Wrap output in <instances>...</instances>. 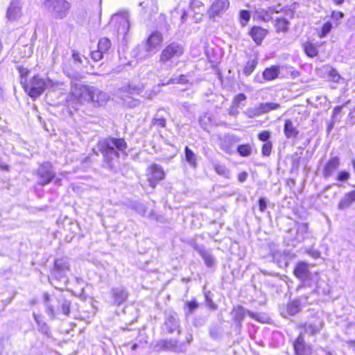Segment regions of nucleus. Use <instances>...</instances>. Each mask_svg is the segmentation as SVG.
<instances>
[{"instance_id": "a19ab883", "label": "nucleus", "mask_w": 355, "mask_h": 355, "mask_svg": "<svg viewBox=\"0 0 355 355\" xmlns=\"http://www.w3.org/2000/svg\"><path fill=\"white\" fill-rule=\"evenodd\" d=\"M250 12L247 10H241L239 12L240 24L245 26L250 19Z\"/></svg>"}, {"instance_id": "c03bdc74", "label": "nucleus", "mask_w": 355, "mask_h": 355, "mask_svg": "<svg viewBox=\"0 0 355 355\" xmlns=\"http://www.w3.org/2000/svg\"><path fill=\"white\" fill-rule=\"evenodd\" d=\"M332 24L331 22H326L322 28L321 33L319 35V37L322 38L324 37L331 30Z\"/></svg>"}, {"instance_id": "c85d7f7f", "label": "nucleus", "mask_w": 355, "mask_h": 355, "mask_svg": "<svg viewBox=\"0 0 355 355\" xmlns=\"http://www.w3.org/2000/svg\"><path fill=\"white\" fill-rule=\"evenodd\" d=\"M258 64V60L256 58H250L243 68V73L248 76L254 71Z\"/></svg>"}, {"instance_id": "20e7f679", "label": "nucleus", "mask_w": 355, "mask_h": 355, "mask_svg": "<svg viewBox=\"0 0 355 355\" xmlns=\"http://www.w3.org/2000/svg\"><path fill=\"white\" fill-rule=\"evenodd\" d=\"M184 46L178 42H172L167 45L161 52L159 63L168 69L178 66V60L184 54Z\"/></svg>"}, {"instance_id": "bb28decb", "label": "nucleus", "mask_w": 355, "mask_h": 355, "mask_svg": "<svg viewBox=\"0 0 355 355\" xmlns=\"http://www.w3.org/2000/svg\"><path fill=\"white\" fill-rule=\"evenodd\" d=\"M189 83V80L188 78V74H181L177 76H173L168 80L166 83H162L161 84L162 86L168 85H186Z\"/></svg>"}, {"instance_id": "09e8293b", "label": "nucleus", "mask_w": 355, "mask_h": 355, "mask_svg": "<svg viewBox=\"0 0 355 355\" xmlns=\"http://www.w3.org/2000/svg\"><path fill=\"white\" fill-rule=\"evenodd\" d=\"M350 178V174L349 172L347 171H340L337 178H336V180L340 181V182H345L347 180H348Z\"/></svg>"}, {"instance_id": "6e6d98bb", "label": "nucleus", "mask_w": 355, "mask_h": 355, "mask_svg": "<svg viewBox=\"0 0 355 355\" xmlns=\"http://www.w3.org/2000/svg\"><path fill=\"white\" fill-rule=\"evenodd\" d=\"M248 175L246 172L240 173L238 175V180L241 182H243L247 180Z\"/></svg>"}, {"instance_id": "7ed1b4c3", "label": "nucleus", "mask_w": 355, "mask_h": 355, "mask_svg": "<svg viewBox=\"0 0 355 355\" xmlns=\"http://www.w3.org/2000/svg\"><path fill=\"white\" fill-rule=\"evenodd\" d=\"M46 313L51 319H55L57 314L62 313L65 316L70 314L71 301L66 299L62 293L50 297L48 293L44 294Z\"/></svg>"}, {"instance_id": "473e14b6", "label": "nucleus", "mask_w": 355, "mask_h": 355, "mask_svg": "<svg viewBox=\"0 0 355 355\" xmlns=\"http://www.w3.org/2000/svg\"><path fill=\"white\" fill-rule=\"evenodd\" d=\"M232 314L234 319L240 324L245 315V311L242 306H239L234 308Z\"/></svg>"}, {"instance_id": "5701e85b", "label": "nucleus", "mask_w": 355, "mask_h": 355, "mask_svg": "<svg viewBox=\"0 0 355 355\" xmlns=\"http://www.w3.org/2000/svg\"><path fill=\"white\" fill-rule=\"evenodd\" d=\"M21 7L19 0H12L7 10L9 20H15L20 16Z\"/></svg>"}, {"instance_id": "4c0bfd02", "label": "nucleus", "mask_w": 355, "mask_h": 355, "mask_svg": "<svg viewBox=\"0 0 355 355\" xmlns=\"http://www.w3.org/2000/svg\"><path fill=\"white\" fill-rule=\"evenodd\" d=\"M244 114L248 117V118H254L256 116H258L259 115L262 114V112L260 110L259 105L254 107H248L246 109V110L244 112Z\"/></svg>"}, {"instance_id": "338daca9", "label": "nucleus", "mask_w": 355, "mask_h": 355, "mask_svg": "<svg viewBox=\"0 0 355 355\" xmlns=\"http://www.w3.org/2000/svg\"><path fill=\"white\" fill-rule=\"evenodd\" d=\"M331 185H327V186L324 188L323 191L324 192V191H326L329 190V189L331 188Z\"/></svg>"}, {"instance_id": "6e6552de", "label": "nucleus", "mask_w": 355, "mask_h": 355, "mask_svg": "<svg viewBox=\"0 0 355 355\" xmlns=\"http://www.w3.org/2000/svg\"><path fill=\"white\" fill-rule=\"evenodd\" d=\"M69 270L70 266L67 258L55 259L53 268L51 272V277L58 281L66 282L67 273Z\"/></svg>"}, {"instance_id": "de8ad7c7", "label": "nucleus", "mask_w": 355, "mask_h": 355, "mask_svg": "<svg viewBox=\"0 0 355 355\" xmlns=\"http://www.w3.org/2000/svg\"><path fill=\"white\" fill-rule=\"evenodd\" d=\"M103 55L104 54L102 52H101V51H99L98 49H97L96 51H92L91 52V58L95 62H98L103 59Z\"/></svg>"}, {"instance_id": "f3484780", "label": "nucleus", "mask_w": 355, "mask_h": 355, "mask_svg": "<svg viewBox=\"0 0 355 355\" xmlns=\"http://www.w3.org/2000/svg\"><path fill=\"white\" fill-rule=\"evenodd\" d=\"M293 347L296 355H310L311 348L305 344L304 336L302 334L299 335L293 343Z\"/></svg>"}, {"instance_id": "603ef678", "label": "nucleus", "mask_w": 355, "mask_h": 355, "mask_svg": "<svg viewBox=\"0 0 355 355\" xmlns=\"http://www.w3.org/2000/svg\"><path fill=\"white\" fill-rule=\"evenodd\" d=\"M187 304L190 312H193L198 307V304L196 301L187 302Z\"/></svg>"}, {"instance_id": "5fc2aeb1", "label": "nucleus", "mask_w": 355, "mask_h": 355, "mask_svg": "<svg viewBox=\"0 0 355 355\" xmlns=\"http://www.w3.org/2000/svg\"><path fill=\"white\" fill-rule=\"evenodd\" d=\"M135 209L140 214L144 215L146 213V208L143 204H138L135 207Z\"/></svg>"}, {"instance_id": "f8f14e48", "label": "nucleus", "mask_w": 355, "mask_h": 355, "mask_svg": "<svg viewBox=\"0 0 355 355\" xmlns=\"http://www.w3.org/2000/svg\"><path fill=\"white\" fill-rule=\"evenodd\" d=\"M147 177L149 185L155 189L157 183L164 178L165 173L161 166L153 164L148 168Z\"/></svg>"}, {"instance_id": "423d86ee", "label": "nucleus", "mask_w": 355, "mask_h": 355, "mask_svg": "<svg viewBox=\"0 0 355 355\" xmlns=\"http://www.w3.org/2000/svg\"><path fill=\"white\" fill-rule=\"evenodd\" d=\"M44 6L55 18H64L70 9L71 5L66 0H46Z\"/></svg>"}, {"instance_id": "f704fd0d", "label": "nucleus", "mask_w": 355, "mask_h": 355, "mask_svg": "<svg viewBox=\"0 0 355 355\" xmlns=\"http://www.w3.org/2000/svg\"><path fill=\"white\" fill-rule=\"evenodd\" d=\"M300 310V302L299 300H293L287 306V313L290 315H294Z\"/></svg>"}, {"instance_id": "6ab92c4d", "label": "nucleus", "mask_w": 355, "mask_h": 355, "mask_svg": "<svg viewBox=\"0 0 355 355\" xmlns=\"http://www.w3.org/2000/svg\"><path fill=\"white\" fill-rule=\"evenodd\" d=\"M179 320L175 315H168L165 320L162 330L167 334H173L179 328Z\"/></svg>"}, {"instance_id": "37998d69", "label": "nucleus", "mask_w": 355, "mask_h": 355, "mask_svg": "<svg viewBox=\"0 0 355 355\" xmlns=\"http://www.w3.org/2000/svg\"><path fill=\"white\" fill-rule=\"evenodd\" d=\"M329 77L331 78V81L335 83H338L341 76L338 73L336 69L330 67V69L328 73Z\"/></svg>"}, {"instance_id": "c9c22d12", "label": "nucleus", "mask_w": 355, "mask_h": 355, "mask_svg": "<svg viewBox=\"0 0 355 355\" xmlns=\"http://www.w3.org/2000/svg\"><path fill=\"white\" fill-rule=\"evenodd\" d=\"M260 110L263 114L269 112L271 110L278 109L280 105L276 103H263L259 104Z\"/></svg>"}, {"instance_id": "680f3d73", "label": "nucleus", "mask_w": 355, "mask_h": 355, "mask_svg": "<svg viewBox=\"0 0 355 355\" xmlns=\"http://www.w3.org/2000/svg\"><path fill=\"white\" fill-rule=\"evenodd\" d=\"M347 346L355 351V340H349L346 342Z\"/></svg>"}, {"instance_id": "a211bd4d", "label": "nucleus", "mask_w": 355, "mask_h": 355, "mask_svg": "<svg viewBox=\"0 0 355 355\" xmlns=\"http://www.w3.org/2000/svg\"><path fill=\"white\" fill-rule=\"evenodd\" d=\"M162 42V36L158 32L153 33L148 37L146 44V51L149 53L155 49L160 45Z\"/></svg>"}, {"instance_id": "79ce46f5", "label": "nucleus", "mask_w": 355, "mask_h": 355, "mask_svg": "<svg viewBox=\"0 0 355 355\" xmlns=\"http://www.w3.org/2000/svg\"><path fill=\"white\" fill-rule=\"evenodd\" d=\"M215 171L220 175L224 176L227 178H230V172L224 165L220 164H215L214 165Z\"/></svg>"}, {"instance_id": "393cba45", "label": "nucleus", "mask_w": 355, "mask_h": 355, "mask_svg": "<svg viewBox=\"0 0 355 355\" xmlns=\"http://www.w3.org/2000/svg\"><path fill=\"white\" fill-rule=\"evenodd\" d=\"M324 325L322 320H317L314 322L306 323L304 325L306 332L313 336L320 331Z\"/></svg>"}, {"instance_id": "e433bc0d", "label": "nucleus", "mask_w": 355, "mask_h": 355, "mask_svg": "<svg viewBox=\"0 0 355 355\" xmlns=\"http://www.w3.org/2000/svg\"><path fill=\"white\" fill-rule=\"evenodd\" d=\"M237 152L242 157H248L252 154V147L250 144H242L237 147Z\"/></svg>"}, {"instance_id": "f257e3e1", "label": "nucleus", "mask_w": 355, "mask_h": 355, "mask_svg": "<svg viewBox=\"0 0 355 355\" xmlns=\"http://www.w3.org/2000/svg\"><path fill=\"white\" fill-rule=\"evenodd\" d=\"M67 101H91L98 106L103 105L109 99V96L99 89L88 85H83L71 81V92Z\"/></svg>"}, {"instance_id": "f03ea898", "label": "nucleus", "mask_w": 355, "mask_h": 355, "mask_svg": "<svg viewBox=\"0 0 355 355\" xmlns=\"http://www.w3.org/2000/svg\"><path fill=\"white\" fill-rule=\"evenodd\" d=\"M128 147L126 141L122 138L109 137L100 141L98 148L104 161L111 166L112 162L119 156V151L125 153Z\"/></svg>"}, {"instance_id": "2eb2a0df", "label": "nucleus", "mask_w": 355, "mask_h": 355, "mask_svg": "<svg viewBox=\"0 0 355 355\" xmlns=\"http://www.w3.org/2000/svg\"><path fill=\"white\" fill-rule=\"evenodd\" d=\"M142 8L144 17L151 19L158 12V6L156 0H144L139 3Z\"/></svg>"}, {"instance_id": "4d7b16f0", "label": "nucleus", "mask_w": 355, "mask_h": 355, "mask_svg": "<svg viewBox=\"0 0 355 355\" xmlns=\"http://www.w3.org/2000/svg\"><path fill=\"white\" fill-rule=\"evenodd\" d=\"M67 76L72 80H79L82 78L81 74L78 72L68 73Z\"/></svg>"}, {"instance_id": "4468645a", "label": "nucleus", "mask_w": 355, "mask_h": 355, "mask_svg": "<svg viewBox=\"0 0 355 355\" xmlns=\"http://www.w3.org/2000/svg\"><path fill=\"white\" fill-rule=\"evenodd\" d=\"M110 293L113 300V304L116 306H120L125 302L128 297L127 289L122 286L112 288Z\"/></svg>"}, {"instance_id": "9d476101", "label": "nucleus", "mask_w": 355, "mask_h": 355, "mask_svg": "<svg viewBox=\"0 0 355 355\" xmlns=\"http://www.w3.org/2000/svg\"><path fill=\"white\" fill-rule=\"evenodd\" d=\"M294 274L302 282L304 286H311V282L317 276L309 271V265L304 262H300L296 265Z\"/></svg>"}, {"instance_id": "13d9d810", "label": "nucleus", "mask_w": 355, "mask_h": 355, "mask_svg": "<svg viewBox=\"0 0 355 355\" xmlns=\"http://www.w3.org/2000/svg\"><path fill=\"white\" fill-rule=\"evenodd\" d=\"M343 15H344L343 13L341 12L333 11L332 14H331V17L336 20H338V19L343 18Z\"/></svg>"}, {"instance_id": "4be33fe9", "label": "nucleus", "mask_w": 355, "mask_h": 355, "mask_svg": "<svg viewBox=\"0 0 355 355\" xmlns=\"http://www.w3.org/2000/svg\"><path fill=\"white\" fill-rule=\"evenodd\" d=\"M355 202V189L351 191L344 195L340 199L338 209L340 210H345L350 207V205Z\"/></svg>"}, {"instance_id": "e2e57ef3", "label": "nucleus", "mask_w": 355, "mask_h": 355, "mask_svg": "<svg viewBox=\"0 0 355 355\" xmlns=\"http://www.w3.org/2000/svg\"><path fill=\"white\" fill-rule=\"evenodd\" d=\"M239 139L238 138L230 137V138H228V139H225L223 144H226L227 142H230L231 143L232 141L236 142V141H239Z\"/></svg>"}, {"instance_id": "7c9ffc66", "label": "nucleus", "mask_w": 355, "mask_h": 355, "mask_svg": "<svg viewBox=\"0 0 355 355\" xmlns=\"http://www.w3.org/2000/svg\"><path fill=\"white\" fill-rule=\"evenodd\" d=\"M184 152L186 161L191 166L196 168L197 165L196 154L188 146L185 147Z\"/></svg>"}, {"instance_id": "052dcab7", "label": "nucleus", "mask_w": 355, "mask_h": 355, "mask_svg": "<svg viewBox=\"0 0 355 355\" xmlns=\"http://www.w3.org/2000/svg\"><path fill=\"white\" fill-rule=\"evenodd\" d=\"M72 57L75 61L82 63L80 55L78 52H73L72 54Z\"/></svg>"}, {"instance_id": "a878e982", "label": "nucleus", "mask_w": 355, "mask_h": 355, "mask_svg": "<svg viewBox=\"0 0 355 355\" xmlns=\"http://www.w3.org/2000/svg\"><path fill=\"white\" fill-rule=\"evenodd\" d=\"M197 251L203 259L205 265L211 268L215 264V259L209 250H206L205 248H199Z\"/></svg>"}, {"instance_id": "bf43d9fd", "label": "nucleus", "mask_w": 355, "mask_h": 355, "mask_svg": "<svg viewBox=\"0 0 355 355\" xmlns=\"http://www.w3.org/2000/svg\"><path fill=\"white\" fill-rule=\"evenodd\" d=\"M343 106H336L333 110L332 117L336 118V115L340 113Z\"/></svg>"}, {"instance_id": "a18cd8bd", "label": "nucleus", "mask_w": 355, "mask_h": 355, "mask_svg": "<svg viewBox=\"0 0 355 355\" xmlns=\"http://www.w3.org/2000/svg\"><path fill=\"white\" fill-rule=\"evenodd\" d=\"M272 145L270 141L266 142L261 148V153L263 156H268L271 153Z\"/></svg>"}, {"instance_id": "412c9836", "label": "nucleus", "mask_w": 355, "mask_h": 355, "mask_svg": "<svg viewBox=\"0 0 355 355\" xmlns=\"http://www.w3.org/2000/svg\"><path fill=\"white\" fill-rule=\"evenodd\" d=\"M284 132L286 138L293 139L298 136L299 130L291 119H286L284 122Z\"/></svg>"}, {"instance_id": "ddd939ff", "label": "nucleus", "mask_w": 355, "mask_h": 355, "mask_svg": "<svg viewBox=\"0 0 355 355\" xmlns=\"http://www.w3.org/2000/svg\"><path fill=\"white\" fill-rule=\"evenodd\" d=\"M229 7V0H214L207 12L209 17L214 19L216 17L222 16Z\"/></svg>"}, {"instance_id": "49530a36", "label": "nucleus", "mask_w": 355, "mask_h": 355, "mask_svg": "<svg viewBox=\"0 0 355 355\" xmlns=\"http://www.w3.org/2000/svg\"><path fill=\"white\" fill-rule=\"evenodd\" d=\"M245 99H246V96L243 93H240L234 97L233 102H232V105L239 107L240 103L242 101H245Z\"/></svg>"}, {"instance_id": "864d4df0", "label": "nucleus", "mask_w": 355, "mask_h": 355, "mask_svg": "<svg viewBox=\"0 0 355 355\" xmlns=\"http://www.w3.org/2000/svg\"><path fill=\"white\" fill-rule=\"evenodd\" d=\"M238 107H239L232 105V107L229 110V114L234 116H236L239 113Z\"/></svg>"}, {"instance_id": "dca6fc26", "label": "nucleus", "mask_w": 355, "mask_h": 355, "mask_svg": "<svg viewBox=\"0 0 355 355\" xmlns=\"http://www.w3.org/2000/svg\"><path fill=\"white\" fill-rule=\"evenodd\" d=\"M340 166V159L338 157L335 156L331 157L324 166L322 171V176L324 178L331 177L335 172L338 170Z\"/></svg>"}, {"instance_id": "c756f323", "label": "nucleus", "mask_w": 355, "mask_h": 355, "mask_svg": "<svg viewBox=\"0 0 355 355\" xmlns=\"http://www.w3.org/2000/svg\"><path fill=\"white\" fill-rule=\"evenodd\" d=\"M309 230V225L307 223L298 224L297 228L296 239L299 241H302L305 239L307 236Z\"/></svg>"}, {"instance_id": "72a5a7b5", "label": "nucleus", "mask_w": 355, "mask_h": 355, "mask_svg": "<svg viewBox=\"0 0 355 355\" xmlns=\"http://www.w3.org/2000/svg\"><path fill=\"white\" fill-rule=\"evenodd\" d=\"M289 22L284 18L277 19L275 20V26L277 32H286L288 29Z\"/></svg>"}, {"instance_id": "69168bd1", "label": "nucleus", "mask_w": 355, "mask_h": 355, "mask_svg": "<svg viewBox=\"0 0 355 355\" xmlns=\"http://www.w3.org/2000/svg\"><path fill=\"white\" fill-rule=\"evenodd\" d=\"M193 339V337H192V335H189L187 337V340L188 343H190Z\"/></svg>"}, {"instance_id": "9b49d317", "label": "nucleus", "mask_w": 355, "mask_h": 355, "mask_svg": "<svg viewBox=\"0 0 355 355\" xmlns=\"http://www.w3.org/2000/svg\"><path fill=\"white\" fill-rule=\"evenodd\" d=\"M155 347L158 350L172 351L174 352H182L185 350L183 343H180L178 340L173 338L159 340L155 345Z\"/></svg>"}, {"instance_id": "0eeeda50", "label": "nucleus", "mask_w": 355, "mask_h": 355, "mask_svg": "<svg viewBox=\"0 0 355 355\" xmlns=\"http://www.w3.org/2000/svg\"><path fill=\"white\" fill-rule=\"evenodd\" d=\"M138 93L139 89L137 87H132L130 85H128L119 89L116 92V96L121 99L125 106L135 107L139 104L140 101L133 98L132 95Z\"/></svg>"}, {"instance_id": "3c124183", "label": "nucleus", "mask_w": 355, "mask_h": 355, "mask_svg": "<svg viewBox=\"0 0 355 355\" xmlns=\"http://www.w3.org/2000/svg\"><path fill=\"white\" fill-rule=\"evenodd\" d=\"M259 210L261 212L265 211V210L267 208V201H266V198H259Z\"/></svg>"}, {"instance_id": "58836bf2", "label": "nucleus", "mask_w": 355, "mask_h": 355, "mask_svg": "<svg viewBox=\"0 0 355 355\" xmlns=\"http://www.w3.org/2000/svg\"><path fill=\"white\" fill-rule=\"evenodd\" d=\"M160 110L157 114H155V116L152 120V123L154 125L159 126L161 128H164L166 126V119L164 116L159 114Z\"/></svg>"}, {"instance_id": "0e129e2a", "label": "nucleus", "mask_w": 355, "mask_h": 355, "mask_svg": "<svg viewBox=\"0 0 355 355\" xmlns=\"http://www.w3.org/2000/svg\"><path fill=\"white\" fill-rule=\"evenodd\" d=\"M332 1L337 6H340V5L343 4L345 1V0H332Z\"/></svg>"}, {"instance_id": "8fccbe9b", "label": "nucleus", "mask_w": 355, "mask_h": 355, "mask_svg": "<svg viewBox=\"0 0 355 355\" xmlns=\"http://www.w3.org/2000/svg\"><path fill=\"white\" fill-rule=\"evenodd\" d=\"M270 132L266 130L262 131L258 135L259 139L264 142H268V140L270 139Z\"/></svg>"}, {"instance_id": "cd10ccee", "label": "nucleus", "mask_w": 355, "mask_h": 355, "mask_svg": "<svg viewBox=\"0 0 355 355\" xmlns=\"http://www.w3.org/2000/svg\"><path fill=\"white\" fill-rule=\"evenodd\" d=\"M279 73V67L273 65L270 67L266 68L263 71V77L266 80H272L278 77Z\"/></svg>"}, {"instance_id": "2f4dec72", "label": "nucleus", "mask_w": 355, "mask_h": 355, "mask_svg": "<svg viewBox=\"0 0 355 355\" xmlns=\"http://www.w3.org/2000/svg\"><path fill=\"white\" fill-rule=\"evenodd\" d=\"M111 48V42L107 37L101 38L98 42L97 49L101 51L103 54L108 53Z\"/></svg>"}, {"instance_id": "aec40b11", "label": "nucleus", "mask_w": 355, "mask_h": 355, "mask_svg": "<svg viewBox=\"0 0 355 355\" xmlns=\"http://www.w3.org/2000/svg\"><path fill=\"white\" fill-rule=\"evenodd\" d=\"M113 20H115L119 24L118 28V33L119 35L123 36L126 35L130 28V22L127 17L116 15L113 17Z\"/></svg>"}, {"instance_id": "774afa93", "label": "nucleus", "mask_w": 355, "mask_h": 355, "mask_svg": "<svg viewBox=\"0 0 355 355\" xmlns=\"http://www.w3.org/2000/svg\"><path fill=\"white\" fill-rule=\"evenodd\" d=\"M137 347H138V345L135 343V344H134V345L132 346V350H135V349H137Z\"/></svg>"}, {"instance_id": "39448f33", "label": "nucleus", "mask_w": 355, "mask_h": 355, "mask_svg": "<svg viewBox=\"0 0 355 355\" xmlns=\"http://www.w3.org/2000/svg\"><path fill=\"white\" fill-rule=\"evenodd\" d=\"M20 82L23 88L33 98L39 97L46 89L53 87L54 85V83L51 80L43 79L39 76H35L29 83H27L24 74H21Z\"/></svg>"}, {"instance_id": "ea45409f", "label": "nucleus", "mask_w": 355, "mask_h": 355, "mask_svg": "<svg viewBox=\"0 0 355 355\" xmlns=\"http://www.w3.org/2000/svg\"><path fill=\"white\" fill-rule=\"evenodd\" d=\"M304 49L306 54L310 57L313 58L318 55V49L316 46L311 43H307L304 45Z\"/></svg>"}, {"instance_id": "b1692460", "label": "nucleus", "mask_w": 355, "mask_h": 355, "mask_svg": "<svg viewBox=\"0 0 355 355\" xmlns=\"http://www.w3.org/2000/svg\"><path fill=\"white\" fill-rule=\"evenodd\" d=\"M266 34L267 31L259 26H253L250 31V36L258 45L261 44Z\"/></svg>"}, {"instance_id": "1a4fd4ad", "label": "nucleus", "mask_w": 355, "mask_h": 355, "mask_svg": "<svg viewBox=\"0 0 355 355\" xmlns=\"http://www.w3.org/2000/svg\"><path fill=\"white\" fill-rule=\"evenodd\" d=\"M37 175L38 183L41 185H46L53 180L55 173L53 169L52 164L49 162H44L38 167Z\"/></svg>"}]
</instances>
